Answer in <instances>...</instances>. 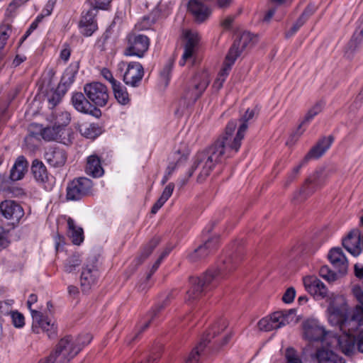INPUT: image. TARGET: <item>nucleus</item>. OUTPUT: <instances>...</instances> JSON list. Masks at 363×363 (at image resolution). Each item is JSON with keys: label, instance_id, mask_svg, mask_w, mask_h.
Masks as SVG:
<instances>
[{"label": "nucleus", "instance_id": "obj_53", "mask_svg": "<svg viewBox=\"0 0 363 363\" xmlns=\"http://www.w3.org/2000/svg\"><path fill=\"white\" fill-rule=\"evenodd\" d=\"M286 363H302L296 352L293 348H287L286 350Z\"/></svg>", "mask_w": 363, "mask_h": 363}, {"label": "nucleus", "instance_id": "obj_15", "mask_svg": "<svg viewBox=\"0 0 363 363\" xmlns=\"http://www.w3.org/2000/svg\"><path fill=\"white\" fill-rule=\"evenodd\" d=\"M92 181L86 177L74 179L67 188V199L69 201H78L91 192Z\"/></svg>", "mask_w": 363, "mask_h": 363}, {"label": "nucleus", "instance_id": "obj_36", "mask_svg": "<svg viewBox=\"0 0 363 363\" xmlns=\"http://www.w3.org/2000/svg\"><path fill=\"white\" fill-rule=\"evenodd\" d=\"M112 89L116 99L120 104L127 105L130 103V99L126 87L121 84V82L115 84Z\"/></svg>", "mask_w": 363, "mask_h": 363}, {"label": "nucleus", "instance_id": "obj_39", "mask_svg": "<svg viewBox=\"0 0 363 363\" xmlns=\"http://www.w3.org/2000/svg\"><path fill=\"white\" fill-rule=\"evenodd\" d=\"M363 41V28L359 27L354 32L350 42L347 44V50L354 52L359 50Z\"/></svg>", "mask_w": 363, "mask_h": 363}, {"label": "nucleus", "instance_id": "obj_19", "mask_svg": "<svg viewBox=\"0 0 363 363\" xmlns=\"http://www.w3.org/2000/svg\"><path fill=\"white\" fill-rule=\"evenodd\" d=\"M306 290L316 300L328 297L329 291L325 285L316 277L309 276L303 279Z\"/></svg>", "mask_w": 363, "mask_h": 363}, {"label": "nucleus", "instance_id": "obj_26", "mask_svg": "<svg viewBox=\"0 0 363 363\" xmlns=\"http://www.w3.org/2000/svg\"><path fill=\"white\" fill-rule=\"evenodd\" d=\"M337 342L340 350L345 355L352 356L355 354L357 351L355 336L345 333L337 337Z\"/></svg>", "mask_w": 363, "mask_h": 363}, {"label": "nucleus", "instance_id": "obj_40", "mask_svg": "<svg viewBox=\"0 0 363 363\" xmlns=\"http://www.w3.org/2000/svg\"><path fill=\"white\" fill-rule=\"evenodd\" d=\"M313 193V189L308 185L304 184L300 189L296 191L293 196V201L296 203H303Z\"/></svg>", "mask_w": 363, "mask_h": 363}, {"label": "nucleus", "instance_id": "obj_25", "mask_svg": "<svg viewBox=\"0 0 363 363\" xmlns=\"http://www.w3.org/2000/svg\"><path fill=\"white\" fill-rule=\"evenodd\" d=\"M45 158L51 166L62 167L66 162L67 154L63 149L52 147L45 152Z\"/></svg>", "mask_w": 363, "mask_h": 363}, {"label": "nucleus", "instance_id": "obj_33", "mask_svg": "<svg viewBox=\"0 0 363 363\" xmlns=\"http://www.w3.org/2000/svg\"><path fill=\"white\" fill-rule=\"evenodd\" d=\"M170 294H169L164 301H163L162 303L157 306L155 308H153L152 311H150L147 314V320L144 321L143 323H142L139 328V333L143 332L145 330H146L150 323L156 318L161 310H162L169 302Z\"/></svg>", "mask_w": 363, "mask_h": 363}, {"label": "nucleus", "instance_id": "obj_3", "mask_svg": "<svg viewBox=\"0 0 363 363\" xmlns=\"http://www.w3.org/2000/svg\"><path fill=\"white\" fill-rule=\"evenodd\" d=\"M228 321L225 319L219 320L202 338L201 342L192 350L189 357L186 359V363H199V359L201 352L207 345V343L211 341V339H216L214 343L220 347L226 345L232 337L231 331H225L228 327Z\"/></svg>", "mask_w": 363, "mask_h": 363}, {"label": "nucleus", "instance_id": "obj_43", "mask_svg": "<svg viewBox=\"0 0 363 363\" xmlns=\"http://www.w3.org/2000/svg\"><path fill=\"white\" fill-rule=\"evenodd\" d=\"M323 181L321 171H315L313 174L310 175L306 180L305 184L308 186L313 189V192L315 189L319 186Z\"/></svg>", "mask_w": 363, "mask_h": 363}, {"label": "nucleus", "instance_id": "obj_2", "mask_svg": "<svg viewBox=\"0 0 363 363\" xmlns=\"http://www.w3.org/2000/svg\"><path fill=\"white\" fill-rule=\"evenodd\" d=\"M245 127H238L237 133L234 134L237 123L235 121H229L224 133L211 145L217 152H220V156L223 160L233 157L239 151L245 135Z\"/></svg>", "mask_w": 363, "mask_h": 363}, {"label": "nucleus", "instance_id": "obj_14", "mask_svg": "<svg viewBox=\"0 0 363 363\" xmlns=\"http://www.w3.org/2000/svg\"><path fill=\"white\" fill-rule=\"evenodd\" d=\"M97 258L90 256L87 258L81 274V287L83 291H88L91 287L96 284L99 273L96 267Z\"/></svg>", "mask_w": 363, "mask_h": 363}, {"label": "nucleus", "instance_id": "obj_24", "mask_svg": "<svg viewBox=\"0 0 363 363\" xmlns=\"http://www.w3.org/2000/svg\"><path fill=\"white\" fill-rule=\"evenodd\" d=\"M188 11L193 15L197 23H203L211 15V10L199 0H190Z\"/></svg>", "mask_w": 363, "mask_h": 363}, {"label": "nucleus", "instance_id": "obj_1", "mask_svg": "<svg viewBox=\"0 0 363 363\" xmlns=\"http://www.w3.org/2000/svg\"><path fill=\"white\" fill-rule=\"evenodd\" d=\"M237 264V259L230 256L218 263L216 267L208 269L201 277H191L190 288L186 292V301L194 302L207 291L216 288L228 273L235 269Z\"/></svg>", "mask_w": 363, "mask_h": 363}, {"label": "nucleus", "instance_id": "obj_35", "mask_svg": "<svg viewBox=\"0 0 363 363\" xmlns=\"http://www.w3.org/2000/svg\"><path fill=\"white\" fill-rule=\"evenodd\" d=\"M0 210L6 219L18 220L23 216L22 206H0Z\"/></svg>", "mask_w": 363, "mask_h": 363}, {"label": "nucleus", "instance_id": "obj_8", "mask_svg": "<svg viewBox=\"0 0 363 363\" xmlns=\"http://www.w3.org/2000/svg\"><path fill=\"white\" fill-rule=\"evenodd\" d=\"M38 297L32 294L29 296L27 305L30 310L33 318L32 330L35 333H40V329L46 332L49 338H53L57 335V327L54 323L45 318L40 311L31 309V306L37 302Z\"/></svg>", "mask_w": 363, "mask_h": 363}, {"label": "nucleus", "instance_id": "obj_27", "mask_svg": "<svg viewBox=\"0 0 363 363\" xmlns=\"http://www.w3.org/2000/svg\"><path fill=\"white\" fill-rule=\"evenodd\" d=\"M328 257L331 264L338 269L340 272L346 271L347 260L341 248L335 247L331 249Z\"/></svg>", "mask_w": 363, "mask_h": 363}, {"label": "nucleus", "instance_id": "obj_34", "mask_svg": "<svg viewBox=\"0 0 363 363\" xmlns=\"http://www.w3.org/2000/svg\"><path fill=\"white\" fill-rule=\"evenodd\" d=\"M69 234L73 244L79 245L84 241V231L82 228L75 225L72 218L67 219Z\"/></svg>", "mask_w": 363, "mask_h": 363}, {"label": "nucleus", "instance_id": "obj_37", "mask_svg": "<svg viewBox=\"0 0 363 363\" xmlns=\"http://www.w3.org/2000/svg\"><path fill=\"white\" fill-rule=\"evenodd\" d=\"M324 106L325 102L323 101H319L315 103V105L312 106L306 113L304 118L298 125L297 131H299L302 126L305 125L306 123H308L316 115L320 113Z\"/></svg>", "mask_w": 363, "mask_h": 363}, {"label": "nucleus", "instance_id": "obj_29", "mask_svg": "<svg viewBox=\"0 0 363 363\" xmlns=\"http://www.w3.org/2000/svg\"><path fill=\"white\" fill-rule=\"evenodd\" d=\"M85 171L87 174L96 178L104 174L100 157L96 155H91L87 157Z\"/></svg>", "mask_w": 363, "mask_h": 363}, {"label": "nucleus", "instance_id": "obj_56", "mask_svg": "<svg viewBox=\"0 0 363 363\" xmlns=\"http://www.w3.org/2000/svg\"><path fill=\"white\" fill-rule=\"evenodd\" d=\"M351 315L361 326L363 325V306H355L351 312Z\"/></svg>", "mask_w": 363, "mask_h": 363}, {"label": "nucleus", "instance_id": "obj_60", "mask_svg": "<svg viewBox=\"0 0 363 363\" xmlns=\"http://www.w3.org/2000/svg\"><path fill=\"white\" fill-rule=\"evenodd\" d=\"M352 294L358 303L356 306H363V290H362V289L359 286H354L352 288Z\"/></svg>", "mask_w": 363, "mask_h": 363}, {"label": "nucleus", "instance_id": "obj_58", "mask_svg": "<svg viewBox=\"0 0 363 363\" xmlns=\"http://www.w3.org/2000/svg\"><path fill=\"white\" fill-rule=\"evenodd\" d=\"M305 23L306 22L299 17L292 26L291 29L286 32V37L290 38L293 36L300 29V28L305 24Z\"/></svg>", "mask_w": 363, "mask_h": 363}, {"label": "nucleus", "instance_id": "obj_62", "mask_svg": "<svg viewBox=\"0 0 363 363\" xmlns=\"http://www.w3.org/2000/svg\"><path fill=\"white\" fill-rule=\"evenodd\" d=\"M316 10V7L313 4H308L306 8L304 9L303 12L301 15L300 18L303 19L305 22L311 16H312Z\"/></svg>", "mask_w": 363, "mask_h": 363}, {"label": "nucleus", "instance_id": "obj_7", "mask_svg": "<svg viewBox=\"0 0 363 363\" xmlns=\"http://www.w3.org/2000/svg\"><path fill=\"white\" fill-rule=\"evenodd\" d=\"M333 141L334 137L333 135L323 137L319 140L317 144L310 150L299 164L293 169L286 179L285 186H287L289 185L296 178L301 167L307 164L311 159H318L323 156L330 148Z\"/></svg>", "mask_w": 363, "mask_h": 363}, {"label": "nucleus", "instance_id": "obj_28", "mask_svg": "<svg viewBox=\"0 0 363 363\" xmlns=\"http://www.w3.org/2000/svg\"><path fill=\"white\" fill-rule=\"evenodd\" d=\"M315 357L318 363H345L342 357L325 347L318 348Z\"/></svg>", "mask_w": 363, "mask_h": 363}, {"label": "nucleus", "instance_id": "obj_57", "mask_svg": "<svg viewBox=\"0 0 363 363\" xmlns=\"http://www.w3.org/2000/svg\"><path fill=\"white\" fill-rule=\"evenodd\" d=\"M29 0H13L8 6L7 12L12 15L16 13L18 8L24 5Z\"/></svg>", "mask_w": 363, "mask_h": 363}, {"label": "nucleus", "instance_id": "obj_52", "mask_svg": "<svg viewBox=\"0 0 363 363\" xmlns=\"http://www.w3.org/2000/svg\"><path fill=\"white\" fill-rule=\"evenodd\" d=\"M81 33L86 37L91 36L97 29V23H92L91 24L79 25Z\"/></svg>", "mask_w": 363, "mask_h": 363}, {"label": "nucleus", "instance_id": "obj_10", "mask_svg": "<svg viewBox=\"0 0 363 363\" xmlns=\"http://www.w3.org/2000/svg\"><path fill=\"white\" fill-rule=\"evenodd\" d=\"M251 40L250 34L249 33H244L239 40L234 41L225 57L223 67L219 72L220 75L227 78L236 59L247 46Z\"/></svg>", "mask_w": 363, "mask_h": 363}, {"label": "nucleus", "instance_id": "obj_32", "mask_svg": "<svg viewBox=\"0 0 363 363\" xmlns=\"http://www.w3.org/2000/svg\"><path fill=\"white\" fill-rule=\"evenodd\" d=\"M160 242V238L159 237H154L148 243L144 245L140 255L135 259V265L138 266L142 264L151 255Z\"/></svg>", "mask_w": 363, "mask_h": 363}, {"label": "nucleus", "instance_id": "obj_16", "mask_svg": "<svg viewBox=\"0 0 363 363\" xmlns=\"http://www.w3.org/2000/svg\"><path fill=\"white\" fill-rule=\"evenodd\" d=\"M186 43L184 53L179 62L180 66H184L187 62L193 65L195 61V54L198 49L200 36L197 33L189 31L185 35Z\"/></svg>", "mask_w": 363, "mask_h": 363}, {"label": "nucleus", "instance_id": "obj_13", "mask_svg": "<svg viewBox=\"0 0 363 363\" xmlns=\"http://www.w3.org/2000/svg\"><path fill=\"white\" fill-rule=\"evenodd\" d=\"M84 91L94 106L103 107L107 104L109 95L108 89L104 84L100 82L86 84L84 86Z\"/></svg>", "mask_w": 363, "mask_h": 363}, {"label": "nucleus", "instance_id": "obj_4", "mask_svg": "<svg viewBox=\"0 0 363 363\" xmlns=\"http://www.w3.org/2000/svg\"><path fill=\"white\" fill-rule=\"evenodd\" d=\"M220 155V152H217L211 146L197 152L193 159L192 166L187 172L188 177H191L195 172H198L197 182H203L211 174L216 164L223 161Z\"/></svg>", "mask_w": 363, "mask_h": 363}, {"label": "nucleus", "instance_id": "obj_42", "mask_svg": "<svg viewBox=\"0 0 363 363\" xmlns=\"http://www.w3.org/2000/svg\"><path fill=\"white\" fill-rule=\"evenodd\" d=\"M82 259L78 254H74L69 256L65 263V271L71 273L75 270L76 267L81 264Z\"/></svg>", "mask_w": 363, "mask_h": 363}, {"label": "nucleus", "instance_id": "obj_41", "mask_svg": "<svg viewBox=\"0 0 363 363\" xmlns=\"http://www.w3.org/2000/svg\"><path fill=\"white\" fill-rule=\"evenodd\" d=\"M80 131L84 137L90 139H94L101 134V128L94 123L83 125Z\"/></svg>", "mask_w": 363, "mask_h": 363}, {"label": "nucleus", "instance_id": "obj_46", "mask_svg": "<svg viewBox=\"0 0 363 363\" xmlns=\"http://www.w3.org/2000/svg\"><path fill=\"white\" fill-rule=\"evenodd\" d=\"M172 68L173 62L169 60L164 65L162 69L160 72V79L164 82L165 86H167L169 82Z\"/></svg>", "mask_w": 363, "mask_h": 363}, {"label": "nucleus", "instance_id": "obj_61", "mask_svg": "<svg viewBox=\"0 0 363 363\" xmlns=\"http://www.w3.org/2000/svg\"><path fill=\"white\" fill-rule=\"evenodd\" d=\"M92 339V336L89 334V333H85V334H82L81 335H79V337H75V342H76V345L78 343H81L79 344L80 347H81V350L82 349L83 347H84L85 345H86L87 344H89L91 340Z\"/></svg>", "mask_w": 363, "mask_h": 363}, {"label": "nucleus", "instance_id": "obj_44", "mask_svg": "<svg viewBox=\"0 0 363 363\" xmlns=\"http://www.w3.org/2000/svg\"><path fill=\"white\" fill-rule=\"evenodd\" d=\"M97 11L94 9H89L86 11H83L82 13L81 19L79 25L91 24L92 23H97L96 21Z\"/></svg>", "mask_w": 363, "mask_h": 363}, {"label": "nucleus", "instance_id": "obj_47", "mask_svg": "<svg viewBox=\"0 0 363 363\" xmlns=\"http://www.w3.org/2000/svg\"><path fill=\"white\" fill-rule=\"evenodd\" d=\"M71 121V115L67 111H62L59 113L55 118V125L60 126L64 131V128L67 126Z\"/></svg>", "mask_w": 363, "mask_h": 363}, {"label": "nucleus", "instance_id": "obj_17", "mask_svg": "<svg viewBox=\"0 0 363 363\" xmlns=\"http://www.w3.org/2000/svg\"><path fill=\"white\" fill-rule=\"evenodd\" d=\"M289 323L288 314H284L281 311H277L270 316L262 318L258 322V328L260 330L268 332L277 330Z\"/></svg>", "mask_w": 363, "mask_h": 363}, {"label": "nucleus", "instance_id": "obj_21", "mask_svg": "<svg viewBox=\"0 0 363 363\" xmlns=\"http://www.w3.org/2000/svg\"><path fill=\"white\" fill-rule=\"evenodd\" d=\"M342 245L351 255L358 256L362 251V233L357 228L352 230L342 240Z\"/></svg>", "mask_w": 363, "mask_h": 363}, {"label": "nucleus", "instance_id": "obj_51", "mask_svg": "<svg viewBox=\"0 0 363 363\" xmlns=\"http://www.w3.org/2000/svg\"><path fill=\"white\" fill-rule=\"evenodd\" d=\"M10 33L11 26L9 25H2L0 26V49L2 50L4 48Z\"/></svg>", "mask_w": 363, "mask_h": 363}, {"label": "nucleus", "instance_id": "obj_63", "mask_svg": "<svg viewBox=\"0 0 363 363\" xmlns=\"http://www.w3.org/2000/svg\"><path fill=\"white\" fill-rule=\"evenodd\" d=\"M295 295V289L293 287H290L285 291L282 300L286 303H290L294 301Z\"/></svg>", "mask_w": 363, "mask_h": 363}, {"label": "nucleus", "instance_id": "obj_23", "mask_svg": "<svg viewBox=\"0 0 363 363\" xmlns=\"http://www.w3.org/2000/svg\"><path fill=\"white\" fill-rule=\"evenodd\" d=\"M79 63H72L65 71L60 84L57 88V91L61 92L64 95L69 87L74 81L75 77L79 70Z\"/></svg>", "mask_w": 363, "mask_h": 363}, {"label": "nucleus", "instance_id": "obj_55", "mask_svg": "<svg viewBox=\"0 0 363 363\" xmlns=\"http://www.w3.org/2000/svg\"><path fill=\"white\" fill-rule=\"evenodd\" d=\"M170 250H165L160 255V257H158V259L156 260V262L154 263V264L152 265L151 269H150V273L147 274V279H149L151 276L156 272V270L158 269L159 266L160 265L162 261L163 260V259L164 257H166L169 253Z\"/></svg>", "mask_w": 363, "mask_h": 363}, {"label": "nucleus", "instance_id": "obj_59", "mask_svg": "<svg viewBox=\"0 0 363 363\" xmlns=\"http://www.w3.org/2000/svg\"><path fill=\"white\" fill-rule=\"evenodd\" d=\"M9 244L7 232L0 226V251L7 247Z\"/></svg>", "mask_w": 363, "mask_h": 363}, {"label": "nucleus", "instance_id": "obj_12", "mask_svg": "<svg viewBox=\"0 0 363 363\" xmlns=\"http://www.w3.org/2000/svg\"><path fill=\"white\" fill-rule=\"evenodd\" d=\"M118 67L121 72L125 69L123 75V79L125 84L132 87L140 86L144 76V68L140 62H131L127 63L122 61Z\"/></svg>", "mask_w": 363, "mask_h": 363}, {"label": "nucleus", "instance_id": "obj_11", "mask_svg": "<svg viewBox=\"0 0 363 363\" xmlns=\"http://www.w3.org/2000/svg\"><path fill=\"white\" fill-rule=\"evenodd\" d=\"M150 46L149 38L143 34L130 33L127 36V45L124 50V55L143 57Z\"/></svg>", "mask_w": 363, "mask_h": 363}, {"label": "nucleus", "instance_id": "obj_22", "mask_svg": "<svg viewBox=\"0 0 363 363\" xmlns=\"http://www.w3.org/2000/svg\"><path fill=\"white\" fill-rule=\"evenodd\" d=\"M325 328L315 322H307L304 325V336L310 341L324 342L327 338Z\"/></svg>", "mask_w": 363, "mask_h": 363}, {"label": "nucleus", "instance_id": "obj_54", "mask_svg": "<svg viewBox=\"0 0 363 363\" xmlns=\"http://www.w3.org/2000/svg\"><path fill=\"white\" fill-rule=\"evenodd\" d=\"M11 318L13 324L16 328H22L25 324L23 315L18 311L11 312Z\"/></svg>", "mask_w": 363, "mask_h": 363}, {"label": "nucleus", "instance_id": "obj_9", "mask_svg": "<svg viewBox=\"0 0 363 363\" xmlns=\"http://www.w3.org/2000/svg\"><path fill=\"white\" fill-rule=\"evenodd\" d=\"M209 83L207 73L196 74L184 91L182 98L186 101V106L193 105L201 97Z\"/></svg>", "mask_w": 363, "mask_h": 363}, {"label": "nucleus", "instance_id": "obj_45", "mask_svg": "<svg viewBox=\"0 0 363 363\" xmlns=\"http://www.w3.org/2000/svg\"><path fill=\"white\" fill-rule=\"evenodd\" d=\"M258 111L256 108L250 109L247 108L245 113V114L240 118V124L239 127H242V125H245V133H246L248 128V123L250 121L253 120L255 116L257 115Z\"/></svg>", "mask_w": 363, "mask_h": 363}, {"label": "nucleus", "instance_id": "obj_20", "mask_svg": "<svg viewBox=\"0 0 363 363\" xmlns=\"http://www.w3.org/2000/svg\"><path fill=\"white\" fill-rule=\"evenodd\" d=\"M72 104L79 112L89 114L96 118H99L101 116V110L94 106L82 92L73 94Z\"/></svg>", "mask_w": 363, "mask_h": 363}, {"label": "nucleus", "instance_id": "obj_5", "mask_svg": "<svg viewBox=\"0 0 363 363\" xmlns=\"http://www.w3.org/2000/svg\"><path fill=\"white\" fill-rule=\"evenodd\" d=\"M79 344L76 345L74 337L65 335L60 339L55 351L39 363H69L81 351Z\"/></svg>", "mask_w": 363, "mask_h": 363}, {"label": "nucleus", "instance_id": "obj_18", "mask_svg": "<svg viewBox=\"0 0 363 363\" xmlns=\"http://www.w3.org/2000/svg\"><path fill=\"white\" fill-rule=\"evenodd\" d=\"M218 237H213L207 240L203 245L199 246L188 255L191 262H198L205 259L213 254L218 247Z\"/></svg>", "mask_w": 363, "mask_h": 363}, {"label": "nucleus", "instance_id": "obj_38", "mask_svg": "<svg viewBox=\"0 0 363 363\" xmlns=\"http://www.w3.org/2000/svg\"><path fill=\"white\" fill-rule=\"evenodd\" d=\"M62 134L63 130L55 124L52 127H47L43 129L41 132L43 138L48 141L58 140L62 138Z\"/></svg>", "mask_w": 363, "mask_h": 363}, {"label": "nucleus", "instance_id": "obj_49", "mask_svg": "<svg viewBox=\"0 0 363 363\" xmlns=\"http://www.w3.org/2000/svg\"><path fill=\"white\" fill-rule=\"evenodd\" d=\"M174 185L172 183H169L163 190L162 195L158 199L155 204H164V203L169 199L172 194L174 191Z\"/></svg>", "mask_w": 363, "mask_h": 363}, {"label": "nucleus", "instance_id": "obj_6", "mask_svg": "<svg viewBox=\"0 0 363 363\" xmlns=\"http://www.w3.org/2000/svg\"><path fill=\"white\" fill-rule=\"evenodd\" d=\"M328 320L332 325L338 326L342 334L356 331L361 325L348 312L346 305H330L328 308Z\"/></svg>", "mask_w": 363, "mask_h": 363}, {"label": "nucleus", "instance_id": "obj_64", "mask_svg": "<svg viewBox=\"0 0 363 363\" xmlns=\"http://www.w3.org/2000/svg\"><path fill=\"white\" fill-rule=\"evenodd\" d=\"M357 351L363 354V329L360 330L355 336Z\"/></svg>", "mask_w": 363, "mask_h": 363}, {"label": "nucleus", "instance_id": "obj_30", "mask_svg": "<svg viewBox=\"0 0 363 363\" xmlns=\"http://www.w3.org/2000/svg\"><path fill=\"white\" fill-rule=\"evenodd\" d=\"M28 162L23 156L17 158L10 172V179L12 181L21 179L27 170Z\"/></svg>", "mask_w": 363, "mask_h": 363}, {"label": "nucleus", "instance_id": "obj_50", "mask_svg": "<svg viewBox=\"0 0 363 363\" xmlns=\"http://www.w3.org/2000/svg\"><path fill=\"white\" fill-rule=\"evenodd\" d=\"M319 274L329 282L334 281L337 279L336 274L331 271L328 266H322L320 269Z\"/></svg>", "mask_w": 363, "mask_h": 363}, {"label": "nucleus", "instance_id": "obj_48", "mask_svg": "<svg viewBox=\"0 0 363 363\" xmlns=\"http://www.w3.org/2000/svg\"><path fill=\"white\" fill-rule=\"evenodd\" d=\"M111 1L112 0H86L91 9H94V11L107 9Z\"/></svg>", "mask_w": 363, "mask_h": 363}, {"label": "nucleus", "instance_id": "obj_31", "mask_svg": "<svg viewBox=\"0 0 363 363\" xmlns=\"http://www.w3.org/2000/svg\"><path fill=\"white\" fill-rule=\"evenodd\" d=\"M31 172L35 180L45 183L48 180V173L45 164L38 160H34L31 166Z\"/></svg>", "mask_w": 363, "mask_h": 363}]
</instances>
